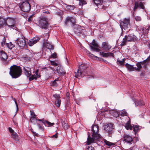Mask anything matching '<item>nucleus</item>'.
<instances>
[{
	"mask_svg": "<svg viewBox=\"0 0 150 150\" xmlns=\"http://www.w3.org/2000/svg\"><path fill=\"white\" fill-rule=\"evenodd\" d=\"M48 68H50L52 70H53L54 71V72L55 71V69L53 67H51L50 66H49V67H48Z\"/></svg>",
	"mask_w": 150,
	"mask_h": 150,
	"instance_id": "bf43d9fd",
	"label": "nucleus"
},
{
	"mask_svg": "<svg viewBox=\"0 0 150 150\" xmlns=\"http://www.w3.org/2000/svg\"><path fill=\"white\" fill-rule=\"evenodd\" d=\"M130 19L129 18H124L120 22V26L122 30H126L129 28L130 26Z\"/></svg>",
	"mask_w": 150,
	"mask_h": 150,
	"instance_id": "6e6552de",
	"label": "nucleus"
},
{
	"mask_svg": "<svg viewBox=\"0 0 150 150\" xmlns=\"http://www.w3.org/2000/svg\"><path fill=\"white\" fill-rule=\"evenodd\" d=\"M41 38L40 37L36 36L30 40L28 42V45L30 46H32L34 44L37 43Z\"/></svg>",
	"mask_w": 150,
	"mask_h": 150,
	"instance_id": "dca6fc26",
	"label": "nucleus"
},
{
	"mask_svg": "<svg viewBox=\"0 0 150 150\" xmlns=\"http://www.w3.org/2000/svg\"><path fill=\"white\" fill-rule=\"evenodd\" d=\"M135 104L136 106H141L144 105V103L142 100H137L135 102Z\"/></svg>",
	"mask_w": 150,
	"mask_h": 150,
	"instance_id": "7c9ffc66",
	"label": "nucleus"
},
{
	"mask_svg": "<svg viewBox=\"0 0 150 150\" xmlns=\"http://www.w3.org/2000/svg\"><path fill=\"white\" fill-rule=\"evenodd\" d=\"M125 59L124 58L122 59V61L123 62L124 64L125 62Z\"/></svg>",
	"mask_w": 150,
	"mask_h": 150,
	"instance_id": "69168bd1",
	"label": "nucleus"
},
{
	"mask_svg": "<svg viewBox=\"0 0 150 150\" xmlns=\"http://www.w3.org/2000/svg\"><path fill=\"white\" fill-rule=\"evenodd\" d=\"M99 127L96 125H93L92 127V137H91L90 134L88 132V137L87 138V144H89L93 142H95L98 140L100 137V135L99 134Z\"/></svg>",
	"mask_w": 150,
	"mask_h": 150,
	"instance_id": "f257e3e1",
	"label": "nucleus"
},
{
	"mask_svg": "<svg viewBox=\"0 0 150 150\" xmlns=\"http://www.w3.org/2000/svg\"><path fill=\"white\" fill-rule=\"evenodd\" d=\"M133 130L134 133L136 134V133L137 132L138 130L139 129V126L137 125H135L133 126Z\"/></svg>",
	"mask_w": 150,
	"mask_h": 150,
	"instance_id": "a19ab883",
	"label": "nucleus"
},
{
	"mask_svg": "<svg viewBox=\"0 0 150 150\" xmlns=\"http://www.w3.org/2000/svg\"><path fill=\"white\" fill-rule=\"evenodd\" d=\"M45 13H46L47 14H49V13H50L48 11H45Z\"/></svg>",
	"mask_w": 150,
	"mask_h": 150,
	"instance_id": "774afa93",
	"label": "nucleus"
},
{
	"mask_svg": "<svg viewBox=\"0 0 150 150\" xmlns=\"http://www.w3.org/2000/svg\"><path fill=\"white\" fill-rule=\"evenodd\" d=\"M6 40L4 38H3V41L1 42V45L2 47H3L5 44Z\"/></svg>",
	"mask_w": 150,
	"mask_h": 150,
	"instance_id": "8fccbe9b",
	"label": "nucleus"
},
{
	"mask_svg": "<svg viewBox=\"0 0 150 150\" xmlns=\"http://www.w3.org/2000/svg\"><path fill=\"white\" fill-rule=\"evenodd\" d=\"M79 5L80 6H82L87 4L85 0H79Z\"/></svg>",
	"mask_w": 150,
	"mask_h": 150,
	"instance_id": "4c0bfd02",
	"label": "nucleus"
},
{
	"mask_svg": "<svg viewBox=\"0 0 150 150\" xmlns=\"http://www.w3.org/2000/svg\"><path fill=\"white\" fill-rule=\"evenodd\" d=\"M22 72L21 67L19 66L14 65L11 67L9 73L12 78L16 79L21 75Z\"/></svg>",
	"mask_w": 150,
	"mask_h": 150,
	"instance_id": "f03ea898",
	"label": "nucleus"
},
{
	"mask_svg": "<svg viewBox=\"0 0 150 150\" xmlns=\"http://www.w3.org/2000/svg\"><path fill=\"white\" fill-rule=\"evenodd\" d=\"M36 116H31L30 117V121L32 123H33L34 122L35 120H38V119H37L38 118L37 117V118H35Z\"/></svg>",
	"mask_w": 150,
	"mask_h": 150,
	"instance_id": "ea45409f",
	"label": "nucleus"
},
{
	"mask_svg": "<svg viewBox=\"0 0 150 150\" xmlns=\"http://www.w3.org/2000/svg\"><path fill=\"white\" fill-rule=\"evenodd\" d=\"M6 25V20L5 19L0 17V28H3Z\"/></svg>",
	"mask_w": 150,
	"mask_h": 150,
	"instance_id": "a878e982",
	"label": "nucleus"
},
{
	"mask_svg": "<svg viewBox=\"0 0 150 150\" xmlns=\"http://www.w3.org/2000/svg\"><path fill=\"white\" fill-rule=\"evenodd\" d=\"M23 2L25 1H28V0H21Z\"/></svg>",
	"mask_w": 150,
	"mask_h": 150,
	"instance_id": "338daca9",
	"label": "nucleus"
},
{
	"mask_svg": "<svg viewBox=\"0 0 150 150\" xmlns=\"http://www.w3.org/2000/svg\"><path fill=\"white\" fill-rule=\"evenodd\" d=\"M86 52L87 54H88L89 56H90L91 57H93L94 56V55L92 54L90 52H89V51L87 50L86 51Z\"/></svg>",
	"mask_w": 150,
	"mask_h": 150,
	"instance_id": "09e8293b",
	"label": "nucleus"
},
{
	"mask_svg": "<svg viewBox=\"0 0 150 150\" xmlns=\"http://www.w3.org/2000/svg\"><path fill=\"white\" fill-rule=\"evenodd\" d=\"M86 78L87 79H90V78H93V77L91 76L88 75L87 76Z\"/></svg>",
	"mask_w": 150,
	"mask_h": 150,
	"instance_id": "680f3d73",
	"label": "nucleus"
},
{
	"mask_svg": "<svg viewBox=\"0 0 150 150\" xmlns=\"http://www.w3.org/2000/svg\"><path fill=\"white\" fill-rule=\"evenodd\" d=\"M21 36V38H18L15 41V43L20 47H23L25 45V41L24 40V37Z\"/></svg>",
	"mask_w": 150,
	"mask_h": 150,
	"instance_id": "9d476101",
	"label": "nucleus"
},
{
	"mask_svg": "<svg viewBox=\"0 0 150 150\" xmlns=\"http://www.w3.org/2000/svg\"><path fill=\"white\" fill-rule=\"evenodd\" d=\"M58 133H57L55 134L52 136V138H57V137H58Z\"/></svg>",
	"mask_w": 150,
	"mask_h": 150,
	"instance_id": "5fc2aeb1",
	"label": "nucleus"
},
{
	"mask_svg": "<svg viewBox=\"0 0 150 150\" xmlns=\"http://www.w3.org/2000/svg\"><path fill=\"white\" fill-rule=\"evenodd\" d=\"M53 96L56 99L58 98V99H60V96L59 94H55Z\"/></svg>",
	"mask_w": 150,
	"mask_h": 150,
	"instance_id": "49530a36",
	"label": "nucleus"
},
{
	"mask_svg": "<svg viewBox=\"0 0 150 150\" xmlns=\"http://www.w3.org/2000/svg\"><path fill=\"white\" fill-rule=\"evenodd\" d=\"M0 57L1 60L4 62V64H7L8 62L7 61L8 58L7 54L3 51H1L0 52Z\"/></svg>",
	"mask_w": 150,
	"mask_h": 150,
	"instance_id": "2eb2a0df",
	"label": "nucleus"
},
{
	"mask_svg": "<svg viewBox=\"0 0 150 150\" xmlns=\"http://www.w3.org/2000/svg\"><path fill=\"white\" fill-rule=\"evenodd\" d=\"M90 44L91 45H90V47L92 50L98 52L101 51L100 49L98 48L99 47L98 45L94 40H93L92 42Z\"/></svg>",
	"mask_w": 150,
	"mask_h": 150,
	"instance_id": "f8f14e48",
	"label": "nucleus"
},
{
	"mask_svg": "<svg viewBox=\"0 0 150 150\" xmlns=\"http://www.w3.org/2000/svg\"><path fill=\"white\" fill-rule=\"evenodd\" d=\"M94 57H96L97 59H98V60L99 61H101L102 60H103V59L102 58H101L98 57L97 56H95V55L94 56Z\"/></svg>",
	"mask_w": 150,
	"mask_h": 150,
	"instance_id": "13d9d810",
	"label": "nucleus"
},
{
	"mask_svg": "<svg viewBox=\"0 0 150 150\" xmlns=\"http://www.w3.org/2000/svg\"><path fill=\"white\" fill-rule=\"evenodd\" d=\"M120 114L122 116H127V113L124 110H122L120 112Z\"/></svg>",
	"mask_w": 150,
	"mask_h": 150,
	"instance_id": "58836bf2",
	"label": "nucleus"
},
{
	"mask_svg": "<svg viewBox=\"0 0 150 150\" xmlns=\"http://www.w3.org/2000/svg\"><path fill=\"white\" fill-rule=\"evenodd\" d=\"M37 23L38 26L42 29H46L48 28L49 24L46 18L43 17L39 18Z\"/></svg>",
	"mask_w": 150,
	"mask_h": 150,
	"instance_id": "20e7f679",
	"label": "nucleus"
},
{
	"mask_svg": "<svg viewBox=\"0 0 150 150\" xmlns=\"http://www.w3.org/2000/svg\"><path fill=\"white\" fill-rule=\"evenodd\" d=\"M136 65L137 66V68L135 67L134 68V69H135V70L137 71H140V69L142 68V64L141 62H138Z\"/></svg>",
	"mask_w": 150,
	"mask_h": 150,
	"instance_id": "bb28decb",
	"label": "nucleus"
},
{
	"mask_svg": "<svg viewBox=\"0 0 150 150\" xmlns=\"http://www.w3.org/2000/svg\"><path fill=\"white\" fill-rule=\"evenodd\" d=\"M35 75L33 74L29 78V80L30 81H31L34 79L35 80L37 79V78H38L40 77V73L38 72V70L37 69L35 71Z\"/></svg>",
	"mask_w": 150,
	"mask_h": 150,
	"instance_id": "6ab92c4d",
	"label": "nucleus"
},
{
	"mask_svg": "<svg viewBox=\"0 0 150 150\" xmlns=\"http://www.w3.org/2000/svg\"><path fill=\"white\" fill-rule=\"evenodd\" d=\"M125 65L129 71H134V67L132 65H130L128 63H126Z\"/></svg>",
	"mask_w": 150,
	"mask_h": 150,
	"instance_id": "393cba45",
	"label": "nucleus"
},
{
	"mask_svg": "<svg viewBox=\"0 0 150 150\" xmlns=\"http://www.w3.org/2000/svg\"><path fill=\"white\" fill-rule=\"evenodd\" d=\"M87 150H94V149L93 147L91 146H89L87 149Z\"/></svg>",
	"mask_w": 150,
	"mask_h": 150,
	"instance_id": "3c124183",
	"label": "nucleus"
},
{
	"mask_svg": "<svg viewBox=\"0 0 150 150\" xmlns=\"http://www.w3.org/2000/svg\"><path fill=\"white\" fill-rule=\"evenodd\" d=\"M125 128L127 130L130 129L132 130L133 129V127L131 125L130 122L129 121H128L126 124L125 126Z\"/></svg>",
	"mask_w": 150,
	"mask_h": 150,
	"instance_id": "b1692460",
	"label": "nucleus"
},
{
	"mask_svg": "<svg viewBox=\"0 0 150 150\" xmlns=\"http://www.w3.org/2000/svg\"><path fill=\"white\" fill-rule=\"evenodd\" d=\"M21 10L24 12H28L30 10L31 5L28 1L22 2L20 6Z\"/></svg>",
	"mask_w": 150,
	"mask_h": 150,
	"instance_id": "1a4fd4ad",
	"label": "nucleus"
},
{
	"mask_svg": "<svg viewBox=\"0 0 150 150\" xmlns=\"http://www.w3.org/2000/svg\"><path fill=\"white\" fill-rule=\"evenodd\" d=\"M8 130L9 132L12 133H15V132H14V130L11 128V127H9L8 128Z\"/></svg>",
	"mask_w": 150,
	"mask_h": 150,
	"instance_id": "603ef678",
	"label": "nucleus"
},
{
	"mask_svg": "<svg viewBox=\"0 0 150 150\" xmlns=\"http://www.w3.org/2000/svg\"><path fill=\"white\" fill-rule=\"evenodd\" d=\"M76 20L73 17L68 16L65 20V25L67 26L73 27L76 24Z\"/></svg>",
	"mask_w": 150,
	"mask_h": 150,
	"instance_id": "423d86ee",
	"label": "nucleus"
},
{
	"mask_svg": "<svg viewBox=\"0 0 150 150\" xmlns=\"http://www.w3.org/2000/svg\"><path fill=\"white\" fill-rule=\"evenodd\" d=\"M123 141L127 143L131 144L133 141V138L129 135L124 134L123 136Z\"/></svg>",
	"mask_w": 150,
	"mask_h": 150,
	"instance_id": "ddd939ff",
	"label": "nucleus"
},
{
	"mask_svg": "<svg viewBox=\"0 0 150 150\" xmlns=\"http://www.w3.org/2000/svg\"><path fill=\"white\" fill-rule=\"evenodd\" d=\"M137 40L138 38L136 36L133 34H131L125 36L120 45L123 46L126 45L127 42H134Z\"/></svg>",
	"mask_w": 150,
	"mask_h": 150,
	"instance_id": "7ed1b4c3",
	"label": "nucleus"
},
{
	"mask_svg": "<svg viewBox=\"0 0 150 150\" xmlns=\"http://www.w3.org/2000/svg\"><path fill=\"white\" fill-rule=\"evenodd\" d=\"M135 19L137 21H139L141 20V18L139 16H136L135 17Z\"/></svg>",
	"mask_w": 150,
	"mask_h": 150,
	"instance_id": "a18cd8bd",
	"label": "nucleus"
},
{
	"mask_svg": "<svg viewBox=\"0 0 150 150\" xmlns=\"http://www.w3.org/2000/svg\"><path fill=\"white\" fill-rule=\"evenodd\" d=\"M61 100L60 99H56L55 104L56 106L57 107H59L61 104Z\"/></svg>",
	"mask_w": 150,
	"mask_h": 150,
	"instance_id": "473e14b6",
	"label": "nucleus"
},
{
	"mask_svg": "<svg viewBox=\"0 0 150 150\" xmlns=\"http://www.w3.org/2000/svg\"><path fill=\"white\" fill-rule=\"evenodd\" d=\"M103 140L105 144L108 146H114L115 145V143L108 141L105 139H103Z\"/></svg>",
	"mask_w": 150,
	"mask_h": 150,
	"instance_id": "c756f323",
	"label": "nucleus"
},
{
	"mask_svg": "<svg viewBox=\"0 0 150 150\" xmlns=\"http://www.w3.org/2000/svg\"><path fill=\"white\" fill-rule=\"evenodd\" d=\"M33 15L30 16L28 18V22H30L32 21V17Z\"/></svg>",
	"mask_w": 150,
	"mask_h": 150,
	"instance_id": "4d7b16f0",
	"label": "nucleus"
},
{
	"mask_svg": "<svg viewBox=\"0 0 150 150\" xmlns=\"http://www.w3.org/2000/svg\"><path fill=\"white\" fill-rule=\"evenodd\" d=\"M101 47L104 50L108 51L111 48V46L109 44L108 42H104L102 44Z\"/></svg>",
	"mask_w": 150,
	"mask_h": 150,
	"instance_id": "a211bd4d",
	"label": "nucleus"
},
{
	"mask_svg": "<svg viewBox=\"0 0 150 150\" xmlns=\"http://www.w3.org/2000/svg\"><path fill=\"white\" fill-rule=\"evenodd\" d=\"M100 54L102 57H114V55L112 53H105L103 52H100Z\"/></svg>",
	"mask_w": 150,
	"mask_h": 150,
	"instance_id": "412c9836",
	"label": "nucleus"
},
{
	"mask_svg": "<svg viewBox=\"0 0 150 150\" xmlns=\"http://www.w3.org/2000/svg\"><path fill=\"white\" fill-rule=\"evenodd\" d=\"M104 132L107 134L109 137H112L114 133L112 124L110 123L105 125L104 127Z\"/></svg>",
	"mask_w": 150,
	"mask_h": 150,
	"instance_id": "39448f33",
	"label": "nucleus"
},
{
	"mask_svg": "<svg viewBox=\"0 0 150 150\" xmlns=\"http://www.w3.org/2000/svg\"><path fill=\"white\" fill-rule=\"evenodd\" d=\"M33 134H34V135L35 136H38V134L36 133L35 132H33Z\"/></svg>",
	"mask_w": 150,
	"mask_h": 150,
	"instance_id": "0e129e2a",
	"label": "nucleus"
},
{
	"mask_svg": "<svg viewBox=\"0 0 150 150\" xmlns=\"http://www.w3.org/2000/svg\"><path fill=\"white\" fill-rule=\"evenodd\" d=\"M31 69V68L28 67H24L23 68L24 73L27 77L29 78L32 76Z\"/></svg>",
	"mask_w": 150,
	"mask_h": 150,
	"instance_id": "f3484780",
	"label": "nucleus"
},
{
	"mask_svg": "<svg viewBox=\"0 0 150 150\" xmlns=\"http://www.w3.org/2000/svg\"><path fill=\"white\" fill-rule=\"evenodd\" d=\"M93 1L94 4L97 6L100 4L101 2V0H93Z\"/></svg>",
	"mask_w": 150,
	"mask_h": 150,
	"instance_id": "c9c22d12",
	"label": "nucleus"
},
{
	"mask_svg": "<svg viewBox=\"0 0 150 150\" xmlns=\"http://www.w3.org/2000/svg\"><path fill=\"white\" fill-rule=\"evenodd\" d=\"M65 5H66V8L68 10H73L75 8V6L74 5H68L66 4Z\"/></svg>",
	"mask_w": 150,
	"mask_h": 150,
	"instance_id": "2f4dec72",
	"label": "nucleus"
},
{
	"mask_svg": "<svg viewBox=\"0 0 150 150\" xmlns=\"http://www.w3.org/2000/svg\"><path fill=\"white\" fill-rule=\"evenodd\" d=\"M66 104L67 106L69 105V100H67V101L66 102Z\"/></svg>",
	"mask_w": 150,
	"mask_h": 150,
	"instance_id": "052dcab7",
	"label": "nucleus"
},
{
	"mask_svg": "<svg viewBox=\"0 0 150 150\" xmlns=\"http://www.w3.org/2000/svg\"><path fill=\"white\" fill-rule=\"evenodd\" d=\"M150 61V55L145 60L142 62H141L142 64L143 67L146 68L149 62Z\"/></svg>",
	"mask_w": 150,
	"mask_h": 150,
	"instance_id": "5701e85b",
	"label": "nucleus"
},
{
	"mask_svg": "<svg viewBox=\"0 0 150 150\" xmlns=\"http://www.w3.org/2000/svg\"><path fill=\"white\" fill-rule=\"evenodd\" d=\"M63 126L65 129H67L69 127V126L68 125L67 123H64V124L63 125Z\"/></svg>",
	"mask_w": 150,
	"mask_h": 150,
	"instance_id": "37998d69",
	"label": "nucleus"
},
{
	"mask_svg": "<svg viewBox=\"0 0 150 150\" xmlns=\"http://www.w3.org/2000/svg\"><path fill=\"white\" fill-rule=\"evenodd\" d=\"M138 8L144 9V6L142 2H139L138 1H136L135 2L134 6L133 8L134 12L136 11Z\"/></svg>",
	"mask_w": 150,
	"mask_h": 150,
	"instance_id": "4468645a",
	"label": "nucleus"
},
{
	"mask_svg": "<svg viewBox=\"0 0 150 150\" xmlns=\"http://www.w3.org/2000/svg\"><path fill=\"white\" fill-rule=\"evenodd\" d=\"M15 23L14 20L10 18H7L6 20V25L8 26L9 28H13L15 26Z\"/></svg>",
	"mask_w": 150,
	"mask_h": 150,
	"instance_id": "9b49d317",
	"label": "nucleus"
},
{
	"mask_svg": "<svg viewBox=\"0 0 150 150\" xmlns=\"http://www.w3.org/2000/svg\"><path fill=\"white\" fill-rule=\"evenodd\" d=\"M57 81H59V80L58 78L55 79L53 82H52V86H57L58 83L56 82Z\"/></svg>",
	"mask_w": 150,
	"mask_h": 150,
	"instance_id": "72a5a7b5",
	"label": "nucleus"
},
{
	"mask_svg": "<svg viewBox=\"0 0 150 150\" xmlns=\"http://www.w3.org/2000/svg\"><path fill=\"white\" fill-rule=\"evenodd\" d=\"M57 54L56 53H54L51 54L50 56V58H57Z\"/></svg>",
	"mask_w": 150,
	"mask_h": 150,
	"instance_id": "c03bdc74",
	"label": "nucleus"
},
{
	"mask_svg": "<svg viewBox=\"0 0 150 150\" xmlns=\"http://www.w3.org/2000/svg\"><path fill=\"white\" fill-rule=\"evenodd\" d=\"M50 63L51 65L53 66H57L58 64L57 63L54 61H50Z\"/></svg>",
	"mask_w": 150,
	"mask_h": 150,
	"instance_id": "de8ad7c7",
	"label": "nucleus"
},
{
	"mask_svg": "<svg viewBox=\"0 0 150 150\" xmlns=\"http://www.w3.org/2000/svg\"><path fill=\"white\" fill-rule=\"evenodd\" d=\"M88 67L86 64H81L79 65L77 71V75L83 77L86 73V69Z\"/></svg>",
	"mask_w": 150,
	"mask_h": 150,
	"instance_id": "0eeeda50",
	"label": "nucleus"
},
{
	"mask_svg": "<svg viewBox=\"0 0 150 150\" xmlns=\"http://www.w3.org/2000/svg\"><path fill=\"white\" fill-rule=\"evenodd\" d=\"M43 46V47H45L49 50H53L54 49L53 46L48 42H44Z\"/></svg>",
	"mask_w": 150,
	"mask_h": 150,
	"instance_id": "4be33fe9",
	"label": "nucleus"
},
{
	"mask_svg": "<svg viewBox=\"0 0 150 150\" xmlns=\"http://www.w3.org/2000/svg\"><path fill=\"white\" fill-rule=\"evenodd\" d=\"M31 115H32V116H36V115L34 113V112L30 110Z\"/></svg>",
	"mask_w": 150,
	"mask_h": 150,
	"instance_id": "864d4df0",
	"label": "nucleus"
},
{
	"mask_svg": "<svg viewBox=\"0 0 150 150\" xmlns=\"http://www.w3.org/2000/svg\"><path fill=\"white\" fill-rule=\"evenodd\" d=\"M14 102H15V103L16 104L17 110H18V105L17 102L16 101H14Z\"/></svg>",
	"mask_w": 150,
	"mask_h": 150,
	"instance_id": "e2e57ef3",
	"label": "nucleus"
},
{
	"mask_svg": "<svg viewBox=\"0 0 150 150\" xmlns=\"http://www.w3.org/2000/svg\"><path fill=\"white\" fill-rule=\"evenodd\" d=\"M145 71H143L140 74L141 77H143L145 76Z\"/></svg>",
	"mask_w": 150,
	"mask_h": 150,
	"instance_id": "6e6d98bb",
	"label": "nucleus"
},
{
	"mask_svg": "<svg viewBox=\"0 0 150 150\" xmlns=\"http://www.w3.org/2000/svg\"><path fill=\"white\" fill-rule=\"evenodd\" d=\"M57 73L59 74H62L64 73V71L63 70L62 67L60 66H58L57 68Z\"/></svg>",
	"mask_w": 150,
	"mask_h": 150,
	"instance_id": "cd10ccee",
	"label": "nucleus"
},
{
	"mask_svg": "<svg viewBox=\"0 0 150 150\" xmlns=\"http://www.w3.org/2000/svg\"><path fill=\"white\" fill-rule=\"evenodd\" d=\"M38 121L42 122L45 126H53L54 124V123H51L48 121L45 120L44 119H38Z\"/></svg>",
	"mask_w": 150,
	"mask_h": 150,
	"instance_id": "aec40b11",
	"label": "nucleus"
},
{
	"mask_svg": "<svg viewBox=\"0 0 150 150\" xmlns=\"http://www.w3.org/2000/svg\"><path fill=\"white\" fill-rule=\"evenodd\" d=\"M37 125L40 129L42 131H43L44 130L43 127L40 124L38 123H37Z\"/></svg>",
	"mask_w": 150,
	"mask_h": 150,
	"instance_id": "79ce46f5",
	"label": "nucleus"
},
{
	"mask_svg": "<svg viewBox=\"0 0 150 150\" xmlns=\"http://www.w3.org/2000/svg\"><path fill=\"white\" fill-rule=\"evenodd\" d=\"M6 45L7 47L10 49H11L13 48L14 47L15 45L12 44L11 42L7 43Z\"/></svg>",
	"mask_w": 150,
	"mask_h": 150,
	"instance_id": "f704fd0d",
	"label": "nucleus"
},
{
	"mask_svg": "<svg viewBox=\"0 0 150 150\" xmlns=\"http://www.w3.org/2000/svg\"><path fill=\"white\" fill-rule=\"evenodd\" d=\"M116 63L118 65L120 66H123L124 65V64L122 61L118 59H117Z\"/></svg>",
	"mask_w": 150,
	"mask_h": 150,
	"instance_id": "e433bc0d",
	"label": "nucleus"
},
{
	"mask_svg": "<svg viewBox=\"0 0 150 150\" xmlns=\"http://www.w3.org/2000/svg\"><path fill=\"white\" fill-rule=\"evenodd\" d=\"M11 137L15 140H18L19 137L17 133L16 132L13 133L11 134Z\"/></svg>",
	"mask_w": 150,
	"mask_h": 150,
	"instance_id": "c85d7f7f",
	"label": "nucleus"
}]
</instances>
